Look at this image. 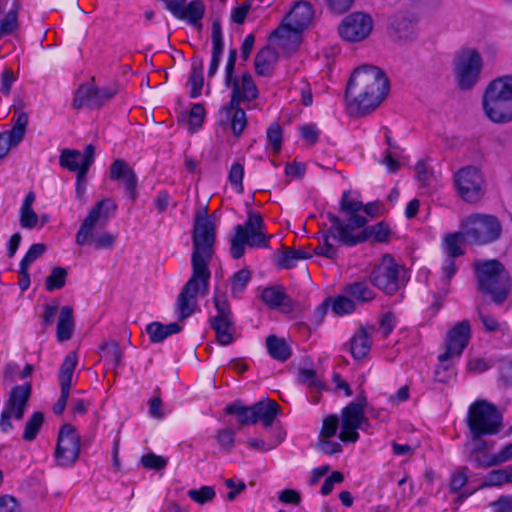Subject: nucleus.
Returning a JSON list of instances; mask_svg holds the SVG:
<instances>
[{
    "instance_id": "17",
    "label": "nucleus",
    "mask_w": 512,
    "mask_h": 512,
    "mask_svg": "<svg viewBox=\"0 0 512 512\" xmlns=\"http://www.w3.org/2000/svg\"><path fill=\"white\" fill-rule=\"evenodd\" d=\"M373 28L372 18L362 12L347 15L338 27L340 37L347 42H360L366 39Z\"/></svg>"
},
{
    "instance_id": "43",
    "label": "nucleus",
    "mask_w": 512,
    "mask_h": 512,
    "mask_svg": "<svg viewBox=\"0 0 512 512\" xmlns=\"http://www.w3.org/2000/svg\"><path fill=\"white\" fill-rule=\"evenodd\" d=\"M44 421V415L41 412H34L25 425L23 439L32 441L36 438Z\"/></svg>"
},
{
    "instance_id": "59",
    "label": "nucleus",
    "mask_w": 512,
    "mask_h": 512,
    "mask_svg": "<svg viewBox=\"0 0 512 512\" xmlns=\"http://www.w3.org/2000/svg\"><path fill=\"white\" fill-rule=\"evenodd\" d=\"M235 432L230 428L219 430L216 435V441L224 450H230L234 444Z\"/></svg>"
},
{
    "instance_id": "9",
    "label": "nucleus",
    "mask_w": 512,
    "mask_h": 512,
    "mask_svg": "<svg viewBox=\"0 0 512 512\" xmlns=\"http://www.w3.org/2000/svg\"><path fill=\"white\" fill-rule=\"evenodd\" d=\"M406 270L395 262L391 255H384L375 265L370 280L372 284L386 294H395L404 284Z\"/></svg>"
},
{
    "instance_id": "39",
    "label": "nucleus",
    "mask_w": 512,
    "mask_h": 512,
    "mask_svg": "<svg viewBox=\"0 0 512 512\" xmlns=\"http://www.w3.org/2000/svg\"><path fill=\"white\" fill-rule=\"evenodd\" d=\"M389 235V227L384 222H379L376 225L366 227L361 233L354 235V237H365L363 241L368 237H373L378 242H385Z\"/></svg>"
},
{
    "instance_id": "47",
    "label": "nucleus",
    "mask_w": 512,
    "mask_h": 512,
    "mask_svg": "<svg viewBox=\"0 0 512 512\" xmlns=\"http://www.w3.org/2000/svg\"><path fill=\"white\" fill-rule=\"evenodd\" d=\"M284 293L280 288L267 287L262 291V300L271 308H276L282 305L284 301Z\"/></svg>"
},
{
    "instance_id": "51",
    "label": "nucleus",
    "mask_w": 512,
    "mask_h": 512,
    "mask_svg": "<svg viewBox=\"0 0 512 512\" xmlns=\"http://www.w3.org/2000/svg\"><path fill=\"white\" fill-rule=\"evenodd\" d=\"M341 428V422L337 415H330L323 420L320 438H331Z\"/></svg>"
},
{
    "instance_id": "46",
    "label": "nucleus",
    "mask_w": 512,
    "mask_h": 512,
    "mask_svg": "<svg viewBox=\"0 0 512 512\" xmlns=\"http://www.w3.org/2000/svg\"><path fill=\"white\" fill-rule=\"evenodd\" d=\"M67 271L62 267H54L46 278L45 286L48 291L61 289L66 282Z\"/></svg>"
},
{
    "instance_id": "16",
    "label": "nucleus",
    "mask_w": 512,
    "mask_h": 512,
    "mask_svg": "<svg viewBox=\"0 0 512 512\" xmlns=\"http://www.w3.org/2000/svg\"><path fill=\"white\" fill-rule=\"evenodd\" d=\"M80 437L75 428L64 424L59 432L55 460L59 466L73 465L79 457Z\"/></svg>"
},
{
    "instance_id": "14",
    "label": "nucleus",
    "mask_w": 512,
    "mask_h": 512,
    "mask_svg": "<svg viewBox=\"0 0 512 512\" xmlns=\"http://www.w3.org/2000/svg\"><path fill=\"white\" fill-rule=\"evenodd\" d=\"M117 204L110 198L97 202L89 211L88 215L81 224L76 233V243L85 245L92 236V231L97 225H104L108 219L114 214Z\"/></svg>"
},
{
    "instance_id": "27",
    "label": "nucleus",
    "mask_w": 512,
    "mask_h": 512,
    "mask_svg": "<svg viewBox=\"0 0 512 512\" xmlns=\"http://www.w3.org/2000/svg\"><path fill=\"white\" fill-rule=\"evenodd\" d=\"M181 330L182 326L178 323H169L164 325L159 322H152L146 327V332L153 343H160L167 337L176 334Z\"/></svg>"
},
{
    "instance_id": "11",
    "label": "nucleus",
    "mask_w": 512,
    "mask_h": 512,
    "mask_svg": "<svg viewBox=\"0 0 512 512\" xmlns=\"http://www.w3.org/2000/svg\"><path fill=\"white\" fill-rule=\"evenodd\" d=\"M341 430L339 439L344 442L355 443L359 439L358 429L366 430L369 426L365 416L364 405L360 402H351L341 412Z\"/></svg>"
},
{
    "instance_id": "41",
    "label": "nucleus",
    "mask_w": 512,
    "mask_h": 512,
    "mask_svg": "<svg viewBox=\"0 0 512 512\" xmlns=\"http://www.w3.org/2000/svg\"><path fill=\"white\" fill-rule=\"evenodd\" d=\"M478 317L484 327V329L488 332H501L505 333L508 329V326L504 322H499L495 317L487 314L484 311L483 307L478 308Z\"/></svg>"
},
{
    "instance_id": "29",
    "label": "nucleus",
    "mask_w": 512,
    "mask_h": 512,
    "mask_svg": "<svg viewBox=\"0 0 512 512\" xmlns=\"http://www.w3.org/2000/svg\"><path fill=\"white\" fill-rule=\"evenodd\" d=\"M266 347L269 355L278 361H286L291 356V348L283 338L270 335L266 338Z\"/></svg>"
},
{
    "instance_id": "7",
    "label": "nucleus",
    "mask_w": 512,
    "mask_h": 512,
    "mask_svg": "<svg viewBox=\"0 0 512 512\" xmlns=\"http://www.w3.org/2000/svg\"><path fill=\"white\" fill-rule=\"evenodd\" d=\"M234 235L230 239V254L232 258L239 259L245 252V247L266 248L269 238L265 232V224L260 214L249 211L248 217L243 225L234 228Z\"/></svg>"
},
{
    "instance_id": "37",
    "label": "nucleus",
    "mask_w": 512,
    "mask_h": 512,
    "mask_svg": "<svg viewBox=\"0 0 512 512\" xmlns=\"http://www.w3.org/2000/svg\"><path fill=\"white\" fill-rule=\"evenodd\" d=\"M458 267L457 259L444 258L441 265V278L439 284V290L444 294L448 292L450 280L458 271Z\"/></svg>"
},
{
    "instance_id": "40",
    "label": "nucleus",
    "mask_w": 512,
    "mask_h": 512,
    "mask_svg": "<svg viewBox=\"0 0 512 512\" xmlns=\"http://www.w3.org/2000/svg\"><path fill=\"white\" fill-rule=\"evenodd\" d=\"M356 309L354 300L344 291L332 300V311L339 316L352 313Z\"/></svg>"
},
{
    "instance_id": "33",
    "label": "nucleus",
    "mask_w": 512,
    "mask_h": 512,
    "mask_svg": "<svg viewBox=\"0 0 512 512\" xmlns=\"http://www.w3.org/2000/svg\"><path fill=\"white\" fill-rule=\"evenodd\" d=\"M389 28L391 33L399 39H410L414 34V26L411 20L404 15H395L390 19Z\"/></svg>"
},
{
    "instance_id": "61",
    "label": "nucleus",
    "mask_w": 512,
    "mask_h": 512,
    "mask_svg": "<svg viewBox=\"0 0 512 512\" xmlns=\"http://www.w3.org/2000/svg\"><path fill=\"white\" fill-rule=\"evenodd\" d=\"M468 469L466 467H462L457 469L451 477V490L454 492H458L462 489V487L466 484L468 476Z\"/></svg>"
},
{
    "instance_id": "48",
    "label": "nucleus",
    "mask_w": 512,
    "mask_h": 512,
    "mask_svg": "<svg viewBox=\"0 0 512 512\" xmlns=\"http://www.w3.org/2000/svg\"><path fill=\"white\" fill-rule=\"evenodd\" d=\"M243 176L244 165L240 162L233 163L229 170L228 180L237 193L243 192Z\"/></svg>"
},
{
    "instance_id": "42",
    "label": "nucleus",
    "mask_w": 512,
    "mask_h": 512,
    "mask_svg": "<svg viewBox=\"0 0 512 512\" xmlns=\"http://www.w3.org/2000/svg\"><path fill=\"white\" fill-rule=\"evenodd\" d=\"M504 483H512V466L492 471L483 486H501Z\"/></svg>"
},
{
    "instance_id": "60",
    "label": "nucleus",
    "mask_w": 512,
    "mask_h": 512,
    "mask_svg": "<svg viewBox=\"0 0 512 512\" xmlns=\"http://www.w3.org/2000/svg\"><path fill=\"white\" fill-rule=\"evenodd\" d=\"M251 9L250 1H244L231 11V20L236 24H243Z\"/></svg>"
},
{
    "instance_id": "63",
    "label": "nucleus",
    "mask_w": 512,
    "mask_h": 512,
    "mask_svg": "<svg viewBox=\"0 0 512 512\" xmlns=\"http://www.w3.org/2000/svg\"><path fill=\"white\" fill-rule=\"evenodd\" d=\"M318 449L324 454L333 455L342 451L341 444L330 438H320Z\"/></svg>"
},
{
    "instance_id": "50",
    "label": "nucleus",
    "mask_w": 512,
    "mask_h": 512,
    "mask_svg": "<svg viewBox=\"0 0 512 512\" xmlns=\"http://www.w3.org/2000/svg\"><path fill=\"white\" fill-rule=\"evenodd\" d=\"M309 257H311V254L304 250L287 249L282 255L281 263L286 268H292L298 260Z\"/></svg>"
},
{
    "instance_id": "57",
    "label": "nucleus",
    "mask_w": 512,
    "mask_h": 512,
    "mask_svg": "<svg viewBox=\"0 0 512 512\" xmlns=\"http://www.w3.org/2000/svg\"><path fill=\"white\" fill-rule=\"evenodd\" d=\"M223 54V39L221 27L218 23H213L212 26V57L222 58Z\"/></svg>"
},
{
    "instance_id": "13",
    "label": "nucleus",
    "mask_w": 512,
    "mask_h": 512,
    "mask_svg": "<svg viewBox=\"0 0 512 512\" xmlns=\"http://www.w3.org/2000/svg\"><path fill=\"white\" fill-rule=\"evenodd\" d=\"M30 390L29 384L15 386L11 390L0 417V429L3 432L8 433L13 429L12 419L21 420L23 418Z\"/></svg>"
},
{
    "instance_id": "34",
    "label": "nucleus",
    "mask_w": 512,
    "mask_h": 512,
    "mask_svg": "<svg viewBox=\"0 0 512 512\" xmlns=\"http://www.w3.org/2000/svg\"><path fill=\"white\" fill-rule=\"evenodd\" d=\"M102 358L113 369L119 367L122 363L123 351L116 341L104 342L101 346Z\"/></svg>"
},
{
    "instance_id": "25",
    "label": "nucleus",
    "mask_w": 512,
    "mask_h": 512,
    "mask_svg": "<svg viewBox=\"0 0 512 512\" xmlns=\"http://www.w3.org/2000/svg\"><path fill=\"white\" fill-rule=\"evenodd\" d=\"M312 17L313 11L311 5L307 2H299L287 14L284 21L303 32L311 22Z\"/></svg>"
},
{
    "instance_id": "44",
    "label": "nucleus",
    "mask_w": 512,
    "mask_h": 512,
    "mask_svg": "<svg viewBox=\"0 0 512 512\" xmlns=\"http://www.w3.org/2000/svg\"><path fill=\"white\" fill-rule=\"evenodd\" d=\"M251 280V272L248 269H241L231 277V293L233 296L240 295Z\"/></svg>"
},
{
    "instance_id": "32",
    "label": "nucleus",
    "mask_w": 512,
    "mask_h": 512,
    "mask_svg": "<svg viewBox=\"0 0 512 512\" xmlns=\"http://www.w3.org/2000/svg\"><path fill=\"white\" fill-rule=\"evenodd\" d=\"M467 241L465 231L449 234L445 237L443 250L445 258L457 259L464 254L462 245Z\"/></svg>"
},
{
    "instance_id": "58",
    "label": "nucleus",
    "mask_w": 512,
    "mask_h": 512,
    "mask_svg": "<svg viewBox=\"0 0 512 512\" xmlns=\"http://www.w3.org/2000/svg\"><path fill=\"white\" fill-rule=\"evenodd\" d=\"M141 463L147 469L162 470L166 467L167 460L162 456L149 453L142 456Z\"/></svg>"
},
{
    "instance_id": "19",
    "label": "nucleus",
    "mask_w": 512,
    "mask_h": 512,
    "mask_svg": "<svg viewBox=\"0 0 512 512\" xmlns=\"http://www.w3.org/2000/svg\"><path fill=\"white\" fill-rule=\"evenodd\" d=\"M166 9L178 20L187 22L197 30H201L206 5L202 0H170L166 1Z\"/></svg>"
},
{
    "instance_id": "38",
    "label": "nucleus",
    "mask_w": 512,
    "mask_h": 512,
    "mask_svg": "<svg viewBox=\"0 0 512 512\" xmlns=\"http://www.w3.org/2000/svg\"><path fill=\"white\" fill-rule=\"evenodd\" d=\"M274 54L270 49H263L255 58V69L258 75L269 76L273 71Z\"/></svg>"
},
{
    "instance_id": "36",
    "label": "nucleus",
    "mask_w": 512,
    "mask_h": 512,
    "mask_svg": "<svg viewBox=\"0 0 512 512\" xmlns=\"http://www.w3.org/2000/svg\"><path fill=\"white\" fill-rule=\"evenodd\" d=\"M189 84L191 86L190 96L197 98L201 94L203 86V60L194 59L192 62L191 74L189 77Z\"/></svg>"
},
{
    "instance_id": "54",
    "label": "nucleus",
    "mask_w": 512,
    "mask_h": 512,
    "mask_svg": "<svg viewBox=\"0 0 512 512\" xmlns=\"http://www.w3.org/2000/svg\"><path fill=\"white\" fill-rule=\"evenodd\" d=\"M268 143L274 153H278L282 144V130L281 127L274 123L267 130Z\"/></svg>"
},
{
    "instance_id": "8",
    "label": "nucleus",
    "mask_w": 512,
    "mask_h": 512,
    "mask_svg": "<svg viewBox=\"0 0 512 512\" xmlns=\"http://www.w3.org/2000/svg\"><path fill=\"white\" fill-rule=\"evenodd\" d=\"M467 424L474 439L497 434L501 428L502 416L497 407L487 400H476L468 409Z\"/></svg>"
},
{
    "instance_id": "3",
    "label": "nucleus",
    "mask_w": 512,
    "mask_h": 512,
    "mask_svg": "<svg viewBox=\"0 0 512 512\" xmlns=\"http://www.w3.org/2000/svg\"><path fill=\"white\" fill-rule=\"evenodd\" d=\"M341 209L347 217V223H343L335 215H329L332 225L323 232L322 239L314 250L317 255L334 259L337 256L339 244L353 246L365 239V237H354L353 234L355 229L364 227L367 223V217L361 214L363 204L345 192L341 199Z\"/></svg>"
},
{
    "instance_id": "28",
    "label": "nucleus",
    "mask_w": 512,
    "mask_h": 512,
    "mask_svg": "<svg viewBox=\"0 0 512 512\" xmlns=\"http://www.w3.org/2000/svg\"><path fill=\"white\" fill-rule=\"evenodd\" d=\"M371 349L369 332L360 328L350 341L351 354L355 359H363Z\"/></svg>"
},
{
    "instance_id": "2",
    "label": "nucleus",
    "mask_w": 512,
    "mask_h": 512,
    "mask_svg": "<svg viewBox=\"0 0 512 512\" xmlns=\"http://www.w3.org/2000/svg\"><path fill=\"white\" fill-rule=\"evenodd\" d=\"M388 80L375 66L363 65L352 73L346 88L347 107L352 115L375 109L388 93Z\"/></svg>"
},
{
    "instance_id": "35",
    "label": "nucleus",
    "mask_w": 512,
    "mask_h": 512,
    "mask_svg": "<svg viewBox=\"0 0 512 512\" xmlns=\"http://www.w3.org/2000/svg\"><path fill=\"white\" fill-rule=\"evenodd\" d=\"M77 366V356L75 353H69L61 366V370L59 373V382L60 386L63 389H69L71 388L72 384V377L74 374V370Z\"/></svg>"
},
{
    "instance_id": "64",
    "label": "nucleus",
    "mask_w": 512,
    "mask_h": 512,
    "mask_svg": "<svg viewBox=\"0 0 512 512\" xmlns=\"http://www.w3.org/2000/svg\"><path fill=\"white\" fill-rule=\"evenodd\" d=\"M510 459H512V443L506 445L497 454L493 455L487 465L493 466L501 464Z\"/></svg>"
},
{
    "instance_id": "45",
    "label": "nucleus",
    "mask_w": 512,
    "mask_h": 512,
    "mask_svg": "<svg viewBox=\"0 0 512 512\" xmlns=\"http://www.w3.org/2000/svg\"><path fill=\"white\" fill-rule=\"evenodd\" d=\"M298 382L315 391H320L324 387L323 381L312 369H301L298 373Z\"/></svg>"
},
{
    "instance_id": "23",
    "label": "nucleus",
    "mask_w": 512,
    "mask_h": 512,
    "mask_svg": "<svg viewBox=\"0 0 512 512\" xmlns=\"http://www.w3.org/2000/svg\"><path fill=\"white\" fill-rule=\"evenodd\" d=\"M270 43L289 55L297 50L302 41V32L283 20L270 35Z\"/></svg>"
},
{
    "instance_id": "26",
    "label": "nucleus",
    "mask_w": 512,
    "mask_h": 512,
    "mask_svg": "<svg viewBox=\"0 0 512 512\" xmlns=\"http://www.w3.org/2000/svg\"><path fill=\"white\" fill-rule=\"evenodd\" d=\"M74 330L73 309L70 306H63L60 309L56 337L60 342L69 340Z\"/></svg>"
},
{
    "instance_id": "10",
    "label": "nucleus",
    "mask_w": 512,
    "mask_h": 512,
    "mask_svg": "<svg viewBox=\"0 0 512 512\" xmlns=\"http://www.w3.org/2000/svg\"><path fill=\"white\" fill-rule=\"evenodd\" d=\"M468 242L487 244L497 240L502 231L498 219L491 215L475 214L468 217L462 225Z\"/></svg>"
},
{
    "instance_id": "24",
    "label": "nucleus",
    "mask_w": 512,
    "mask_h": 512,
    "mask_svg": "<svg viewBox=\"0 0 512 512\" xmlns=\"http://www.w3.org/2000/svg\"><path fill=\"white\" fill-rule=\"evenodd\" d=\"M110 176L112 180H116L123 185L133 201L137 198V176L125 161L115 160L110 167Z\"/></svg>"
},
{
    "instance_id": "20",
    "label": "nucleus",
    "mask_w": 512,
    "mask_h": 512,
    "mask_svg": "<svg viewBox=\"0 0 512 512\" xmlns=\"http://www.w3.org/2000/svg\"><path fill=\"white\" fill-rule=\"evenodd\" d=\"M471 327L467 320H463L453 326L447 333L445 352L438 356L441 363L459 358L469 343Z\"/></svg>"
},
{
    "instance_id": "21",
    "label": "nucleus",
    "mask_w": 512,
    "mask_h": 512,
    "mask_svg": "<svg viewBox=\"0 0 512 512\" xmlns=\"http://www.w3.org/2000/svg\"><path fill=\"white\" fill-rule=\"evenodd\" d=\"M116 94L112 88H98L92 84H82L75 92L72 106L75 109H81L85 106L91 108L100 107L109 101Z\"/></svg>"
},
{
    "instance_id": "1",
    "label": "nucleus",
    "mask_w": 512,
    "mask_h": 512,
    "mask_svg": "<svg viewBox=\"0 0 512 512\" xmlns=\"http://www.w3.org/2000/svg\"><path fill=\"white\" fill-rule=\"evenodd\" d=\"M192 240L193 273L176 301V312L182 320L194 313L198 306V296L208 293L210 279L208 263L212 257L215 242V224L211 217L206 215L196 217Z\"/></svg>"
},
{
    "instance_id": "62",
    "label": "nucleus",
    "mask_w": 512,
    "mask_h": 512,
    "mask_svg": "<svg viewBox=\"0 0 512 512\" xmlns=\"http://www.w3.org/2000/svg\"><path fill=\"white\" fill-rule=\"evenodd\" d=\"M38 223V215L32 208L20 209V224L25 229H33Z\"/></svg>"
},
{
    "instance_id": "53",
    "label": "nucleus",
    "mask_w": 512,
    "mask_h": 512,
    "mask_svg": "<svg viewBox=\"0 0 512 512\" xmlns=\"http://www.w3.org/2000/svg\"><path fill=\"white\" fill-rule=\"evenodd\" d=\"M114 236L107 232L95 233L92 231V236L88 239V242L92 243L96 249H107L110 248L114 243Z\"/></svg>"
},
{
    "instance_id": "12",
    "label": "nucleus",
    "mask_w": 512,
    "mask_h": 512,
    "mask_svg": "<svg viewBox=\"0 0 512 512\" xmlns=\"http://www.w3.org/2000/svg\"><path fill=\"white\" fill-rule=\"evenodd\" d=\"M482 69L480 54L473 49L461 51L455 59V75L461 89H471L478 81Z\"/></svg>"
},
{
    "instance_id": "30",
    "label": "nucleus",
    "mask_w": 512,
    "mask_h": 512,
    "mask_svg": "<svg viewBox=\"0 0 512 512\" xmlns=\"http://www.w3.org/2000/svg\"><path fill=\"white\" fill-rule=\"evenodd\" d=\"M344 292L357 303H365L374 299L375 294L364 281H356L344 287Z\"/></svg>"
},
{
    "instance_id": "55",
    "label": "nucleus",
    "mask_w": 512,
    "mask_h": 512,
    "mask_svg": "<svg viewBox=\"0 0 512 512\" xmlns=\"http://www.w3.org/2000/svg\"><path fill=\"white\" fill-rule=\"evenodd\" d=\"M46 251V246L42 243H36L30 246L20 265L29 268V266L41 257Z\"/></svg>"
},
{
    "instance_id": "22",
    "label": "nucleus",
    "mask_w": 512,
    "mask_h": 512,
    "mask_svg": "<svg viewBox=\"0 0 512 512\" xmlns=\"http://www.w3.org/2000/svg\"><path fill=\"white\" fill-rule=\"evenodd\" d=\"M95 149L93 145H87L84 152L78 150L64 149L60 154V165L70 171L87 175L89 167L94 162Z\"/></svg>"
},
{
    "instance_id": "4",
    "label": "nucleus",
    "mask_w": 512,
    "mask_h": 512,
    "mask_svg": "<svg viewBox=\"0 0 512 512\" xmlns=\"http://www.w3.org/2000/svg\"><path fill=\"white\" fill-rule=\"evenodd\" d=\"M232 97L229 104L219 111V122L228 126L235 136H240L244 131L247 119L240 103H249L258 97V88L249 73H243L240 77L233 75Z\"/></svg>"
},
{
    "instance_id": "18",
    "label": "nucleus",
    "mask_w": 512,
    "mask_h": 512,
    "mask_svg": "<svg viewBox=\"0 0 512 512\" xmlns=\"http://www.w3.org/2000/svg\"><path fill=\"white\" fill-rule=\"evenodd\" d=\"M216 316L211 318V326L221 345H228L233 341L234 323L230 306L224 295L214 297Z\"/></svg>"
},
{
    "instance_id": "52",
    "label": "nucleus",
    "mask_w": 512,
    "mask_h": 512,
    "mask_svg": "<svg viewBox=\"0 0 512 512\" xmlns=\"http://www.w3.org/2000/svg\"><path fill=\"white\" fill-rule=\"evenodd\" d=\"M188 496L197 503L204 504L215 497V491L210 486H203L200 489H190Z\"/></svg>"
},
{
    "instance_id": "5",
    "label": "nucleus",
    "mask_w": 512,
    "mask_h": 512,
    "mask_svg": "<svg viewBox=\"0 0 512 512\" xmlns=\"http://www.w3.org/2000/svg\"><path fill=\"white\" fill-rule=\"evenodd\" d=\"M481 105L484 116L492 123H511L512 76L492 80L483 92Z\"/></svg>"
},
{
    "instance_id": "56",
    "label": "nucleus",
    "mask_w": 512,
    "mask_h": 512,
    "mask_svg": "<svg viewBox=\"0 0 512 512\" xmlns=\"http://www.w3.org/2000/svg\"><path fill=\"white\" fill-rule=\"evenodd\" d=\"M204 116H205L204 107L200 103L194 104L190 110L189 120H188L190 129L193 132L196 131L201 126Z\"/></svg>"
},
{
    "instance_id": "31",
    "label": "nucleus",
    "mask_w": 512,
    "mask_h": 512,
    "mask_svg": "<svg viewBox=\"0 0 512 512\" xmlns=\"http://www.w3.org/2000/svg\"><path fill=\"white\" fill-rule=\"evenodd\" d=\"M256 422L261 421L264 427L272 425L278 414L279 405L275 401H259L254 404Z\"/></svg>"
},
{
    "instance_id": "15",
    "label": "nucleus",
    "mask_w": 512,
    "mask_h": 512,
    "mask_svg": "<svg viewBox=\"0 0 512 512\" xmlns=\"http://www.w3.org/2000/svg\"><path fill=\"white\" fill-rule=\"evenodd\" d=\"M454 179L459 195L466 202H477L484 195V178L477 167L461 168Z\"/></svg>"
},
{
    "instance_id": "49",
    "label": "nucleus",
    "mask_w": 512,
    "mask_h": 512,
    "mask_svg": "<svg viewBox=\"0 0 512 512\" xmlns=\"http://www.w3.org/2000/svg\"><path fill=\"white\" fill-rule=\"evenodd\" d=\"M384 131L385 139L389 149L385 152V157L382 161V164H384L390 172H396L400 166L399 162L394 157V153L392 152V150L396 148V144L391 139L390 131L387 128H385Z\"/></svg>"
},
{
    "instance_id": "6",
    "label": "nucleus",
    "mask_w": 512,
    "mask_h": 512,
    "mask_svg": "<svg viewBox=\"0 0 512 512\" xmlns=\"http://www.w3.org/2000/svg\"><path fill=\"white\" fill-rule=\"evenodd\" d=\"M478 290L489 295L492 301L500 304L506 300L511 283L508 272L497 260L475 261L473 264Z\"/></svg>"
}]
</instances>
